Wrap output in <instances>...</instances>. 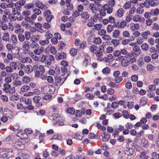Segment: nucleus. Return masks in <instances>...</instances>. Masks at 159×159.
Wrapping results in <instances>:
<instances>
[{
	"label": "nucleus",
	"instance_id": "obj_1",
	"mask_svg": "<svg viewBox=\"0 0 159 159\" xmlns=\"http://www.w3.org/2000/svg\"><path fill=\"white\" fill-rule=\"evenodd\" d=\"M3 90L5 92L9 93L10 94H11L15 92V89L14 87L11 88V85L8 83H6L4 84Z\"/></svg>",
	"mask_w": 159,
	"mask_h": 159
},
{
	"label": "nucleus",
	"instance_id": "obj_2",
	"mask_svg": "<svg viewBox=\"0 0 159 159\" xmlns=\"http://www.w3.org/2000/svg\"><path fill=\"white\" fill-rule=\"evenodd\" d=\"M44 16L46 18L47 21L50 22L53 18V16L51 15V12L49 10L45 11L43 13Z\"/></svg>",
	"mask_w": 159,
	"mask_h": 159
},
{
	"label": "nucleus",
	"instance_id": "obj_3",
	"mask_svg": "<svg viewBox=\"0 0 159 159\" xmlns=\"http://www.w3.org/2000/svg\"><path fill=\"white\" fill-rule=\"evenodd\" d=\"M141 4H143L147 8H149L150 6L153 7L155 5V2L152 0H146L143 3H141Z\"/></svg>",
	"mask_w": 159,
	"mask_h": 159
},
{
	"label": "nucleus",
	"instance_id": "obj_4",
	"mask_svg": "<svg viewBox=\"0 0 159 159\" xmlns=\"http://www.w3.org/2000/svg\"><path fill=\"white\" fill-rule=\"evenodd\" d=\"M133 20L134 21L136 22H139L143 23L145 21V19L144 17H142L139 15L134 16L133 18Z\"/></svg>",
	"mask_w": 159,
	"mask_h": 159
},
{
	"label": "nucleus",
	"instance_id": "obj_5",
	"mask_svg": "<svg viewBox=\"0 0 159 159\" xmlns=\"http://www.w3.org/2000/svg\"><path fill=\"white\" fill-rule=\"evenodd\" d=\"M2 40L5 42H9L10 41V34L8 31H5L3 35Z\"/></svg>",
	"mask_w": 159,
	"mask_h": 159
},
{
	"label": "nucleus",
	"instance_id": "obj_6",
	"mask_svg": "<svg viewBox=\"0 0 159 159\" xmlns=\"http://www.w3.org/2000/svg\"><path fill=\"white\" fill-rule=\"evenodd\" d=\"M41 98L39 96H35L33 98V100L35 103L36 106H41L42 105V103L40 101Z\"/></svg>",
	"mask_w": 159,
	"mask_h": 159
},
{
	"label": "nucleus",
	"instance_id": "obj_7",
	"mask_svg": "<svg viewBox=\"0 0 159 159\" xmlns=\"http://www.w3.org/2000/svg\"><path fill=\"white\" fill-rule=\"evenodd\" d=\"M30 43L28 41H24L22 44V48L25 52H29L30 49Z\"/></svg>",
	"mask_w": 159,
	"mask_h": 159
},
{
	"label": "nucleus",
	"instance_id": "obj_8",
	"mask_svg": "<svg viewBox=\"0 0 159 159\" xmlns=\"http://www.w3.org/2000/svg\"><path fill=\"white\" fill-rule=\"evenodd\" d=\"M120 54L121 56L123 55L126 58H128L131 57V54L128 52L127 50L125 48L121 49L120 51Z\"/></svg>",
	"mask_w": 159,
	"mask_h": 159
},
{
	"label": "nucleus",
	"instance_id": "obj_9",
	"mask_svg": "<svg viewBox=\"0 0 159 159\" xmlns=\"http://www.w3.org/2000/svg\"><path fill=\"white\" fill-rule=\"evenodd\" d=\"M130 29L132 31L138 30L140 28L139 25L137 23H131L130 24Z\"/></svg>",
	"mask_w": 159,
	"mask_h": 159
},
{
	"label": "nucleus",
	"instance_id": "obj_10",
	"mask_svg": "<svg viewBox=\"0 0 159 159\" xmlns=\"http://www.w3.org/2000/svg\"><path fill=\"white\" fill-rule=\"evenodd\" d=\"M124 13V11L123 8L119 9L115 13V16L121 18L122 17Z\"/></svg>",
	"mask_w": 159,
	"mask_h": 159
},
{
	"label": "nucleus",
	"instance_id": "obj_11",
	"mask_svg": "<svg viewBox=\"0 0 159 159\" xmlns=\"http://www.w3.org/2000/svg\"><path fill=\"white\" fill-rule=\"evenodd\" d=\"M65 80V79H64V80H63L62 78L60 77H57L55 78V82L53 83L54 85L55 86H57L58 85V83H61V85L62 84Z\"/></svg>",
	"mask_w": 159,
	"mask_h": 159
},
{
	"label": "nucleus",
	"instance_id": "obj_12",
	"mask_svg": "<svg viewBox=\"0 0 159 159\" xmlns=\"http://www.w3.org/2000/svg\"><path fill=\"white\" fill-rule=\"evenodd\" d=\"M66 57V54L63 52L58 53L56 55L55 58L57 60H62Z\"/></svg>",
	"mask_w": 159,
	"mask_h": 159
},
{
	"label": "nucleus",
	"instance_id": "obj_13",
	"mask_svg": "<svg viewBox=\"0 0 159 159\" xmlns=\"http://www.w3.org/2000/svg\"><path fill=\"white\" fill-rule=\"evenodd\" d=\"M103 8L107 11V13L108 14L111 13L113 10L112 7L110 6L108 4H105L103 6Z\"/></svg>",
	"mask_w": 159,
	"mask_h": 159
},
{
	"label": "nucleus",
	"instance_id": "obj_14",
	"mask_svg": "<svg viewBox=\"0 0 159 159\" xmlns=\"http://www.w3.org/2000/svg\"><path fill=\"white\" fill-rule=\"evenodd\" d=\"M35 5L37 7L40 9L42 10H44L45 9V5L41 2L40 1H37L35 3Z\"/></svg>",
	"mask_w": 159,
	"mask_h": 159
},
{
	"label": "nucleus",
	"instance_id": "obj_15",
	"mask_svg": "<svg viewBox=\"0 0 159 159\" xmlns=\"http://www.w3.org/2000/svg\"><path fill=\"white\" fill-rule=\"evenodd\" d=\"M10 157L9 153L6 152H2L0 153V157H2L4 159H8Z\"/></svg>",
	"mask_w": 159,
	"mask_h": 159
},
{
	"label": "nucleus",
	"instance_id": "obj_16",
	"mask_svg": "<svg viewBox=\"0 0 159 159\" xmlns=\"http://www.w3.org/2000/svg\"><path fill=\"white\" fill-rule=\"evenodd\" d=\"M44 50V48L42 47H39V46L38 47H37L34 50V52L36 55H39Z\"/></svg>",
	"mask_w": 159,
	"mask_h": 159
},
{
	"label": "nucleus",
	"instance_id": "obj_17",
	"mask_svg": "<svg viewBox=\"0 0 159 159\" xmlns=\"http://www.w3.org/2000/svg\"><path fill=\"white\" fill-rule=\"evenodd\" d=\"M151 33L149 31H147L143 32L141 34V36L142 37V38L144 39H147L148 38V36Z\"/></svg>",
	"mask_w": 159,
	"mask_h": 159
},
{
	"label": "nucleus",
	"instance_id": "obj_18",
	"mask_svg": "<svg viewBox=\"0 0 159 159\" xmlns=\"http://www.w3.org/2000/svg\"><path fill=\"white\" fill-rule=\"evenodd\" d=\"M81 16L82 18L85 20H87L90 17L89 15L88 14V13L87 11H84L81 13Z\"/></svg>",
	"mask_w": 159,
	"mask_h": 159
},
{
	"label": "nucleus",
	"instance_id": "obj_19",
	"mask_svg": "<svg viewBox=\"0 0 159 159\" xmlns=\"http://www.w3.org/2000/svg\"><path fill=\"white\" fill-rule=\"evenodd\" d=\"M89 49L92 53H94L98 49V47L95 45H93L89 47Z\"/></svg>",
	"mask_w": 159,
	"mask_h": 159
},
{
	"label": "nucleus",
	"instance_id": "obj_20",
	"mask_svg": "<svg viewBox=\"0 0 159 159\" xmlns=\"http://www.w3.org/2000/svg\"><path fill=\"white\" fill-rule=\"evenodd\" d=\"M24 36L26 41H28L31 38V33L29 31H25L24 33Z\"/></svg>",
	"mask_w": 159,
	"mask_h": 159
},
{
	"label": "nucleus",
	"instance_id": "obj_21",
	"mask_svg": "<svg viewBox=\"0 0 159 159\" xmlns=\"http://www.w3.org/2000/svg\"><path fill=\"white\" fill-rule=\"evenodd\" d=\"M133 149L132 148H129L125 151V154L128 156H131L134 153Z\"/></svg>",
	"mask_w": 159,
	"mask_h": 159
},
{
	"label": "nucleus",
	"instance_id": "obj_22",
	"mask_svg": "<svg viewBox=\"0 0 159 159\" xmlns=\"http://www.w3.org/2000/svg\"><path fill=\"white\" fill-rule=\"evenodd\" d=\"M10 39L13 44H16L17 43L18 39L16 35L13 34L11 37Z\"/></svg>",
	"mask_w": 159,
	"mask_h": 159
},
{
	"label": "nucleus",
	"instance_id": "obj_23",
	"mask_svg": "<svg viewBox=\"0 0 159 159\" xmlns=\"http://www.w3.org/2000/svg\"><path fill=\"white\" fill-rule=\"evenodd\" d=\"M113 55L116 57L122 58L124 57L123 56H121L120 51L119 50H115L113 52Z\"/></svg>",
	"mask_w": 159,
	"mask_h": 159
},
{
	"label": "nucleus",
	"instance_id": "obj_24",
	"mask_svg": "<svg viewBox=\"0 0 159 159\" xmlns=\"http://www.w3.org/2000/svg\"><path fill=\"white\" fill-rule=\"evenodd\" d=\"M120 34V31L118 30L114 31L113 33V37L115 38H117Z\"/></svg>",
	"mask_w": 159,
	"mask_h": 159
},
{
	"label": "nucleus",
	"instance_id": "obj_25",
	"mask_svg": "<svg viewBox=\"0 0 159 159\" xmlns=\"http://www.w3.org/2000/svg\"><path fill=\"white\" fill-rule=\"evenodd\" d=\"M89 8L93 13H95L97 10L96 9L95 5L93 3H91L89 6Z\"/></svg>",
	"mask_w": 159,
	"mask_h": 159
},
{
	"label": "nucleus",
	"instance_id": "obj_26",
	"mask_svg": "<svg viewBox=\"0 0 159 159\" xmlns=\"http://www.w3.org/2000/svg\"><path fill=\"white\" fill-rule=\"evenodd\" d=\"M151 12L152 15L155 16H157L159 14V9L157 8L155 9L151 10Z\"/></svg>",
	"mask_w": 159,
	"mask_h": 159
},
{
	"label": "nucleus",
	"instance_id": "obj_27",
	"mask_svg": "<svg viewBox=\"0 0 159 159\" xmlns=\"http://www.w3.org/2000/svg\"><path fill=\"white\" fill-rule=\"evenodd\" d=\"M32 61V60L31 58L27 57L23 58L21 60V62L23 63H25L26 62L30 63Z\"/></svg>",
	"mask_w": 159,
	"mask_h": 159
},
{
	"label": "nucleus",
	"instance_id": "obj_28",
	"mask_svg": "<svg viewBox=\"0 0 159 159\" xmlns=\"http://www.w3.org/2000/svg\"><path fill=\"white\" fill-rule=\"evenodd\" d=\"M18 38L19 41L21 43L24 42L25 40L24 35L22 34H19L18 36Z\"/></svg>",
	"mask_w": 159,
	"mask_h": 159
},
{
	"label": "nucleus",
	"instance_id": "obj_29",
	"mask_svg": "<svg viewBox=\"0 0 159 159\" xmlns=\"http://www.w3.org/2000/svg\"><path fill=\"white\" fill-rule=\"evenodd\" d=\"M133 51L136 53L137 54H140L141 52V50L139 47L135 45L134 46L133 49Z\"/></svg>",
	"mask_w": 159,
	"mask_h": 159
},
{
	"label": "nucleus",
	"instance_id": "obj_30",
	"mask_svg": "<svg viewBox=\"0 0 159 159\" xmlns=\"http://www.w3.org/2000/svg\"><path fill=\"white\" fill-rule=\"evenodd\" d=\"M16 148L19 150L23 149L24 148V145L20 142H17L16 143Z\"/></svg>",
	"mask_w": 159,
	"mask_h": 159
},
{
	"label": "nucleus",
	"instance_id": "obj_31",
	"mask_svg": "<svg viewBox=\"0 0 159 159\" xmlns=\"http://www.w3.org/2000/svg\"><path fill=\"white\" fill-rule=\"evenodd\" d=\"M102 136L103 141L106 142L109 140V135H108L107 134H106L105 133L103 132Z\"/></svg>",
	"mask_w": 159,
	"mask_h": 159
},
{
	"label": "nucleus",
	"instance_id": "obj_32",
	"mask_svg": "<svg viewBox=\"0 0 159 159\" xmlns=\"http://www.w3.org/2000/svg\"><path fill=\"white\" fill-rule=\"evenodd\" d=\"M6 48L8 51L11 52L13 48V46L12 44L8 43L6 45Z\"/></svg>",
	"mask_w": 159,
	"mask_h": 159
},
{
	"label": "nucleus",
	"instance_id": "obj_33",
	"mask_svg": "<svg viewBox=\"0 0 159 159\" xmlns=\"http://www.w3.org/2000/svg\"><path fill=\"white\" fill-rule=\"evenodd\" d=\"M152 15L151 12H146L144 13V18L146 19H150Z\"/></svg>",
	"mask_w": 159,
	"mask_h": 159
},
{
	"label": "nucleus",
	"instance_id": "obj_34",
	"mask_svg": "<svg viewBox=\"0 0 159 159\" xmlns=\"http://www.w3.org/2000/svg\"><path fill=\"white\" fill-rule=\"evenodd\" d=\"M131 6V2L128 1L125 3L123 6V8L126 9H129Z\"/></svg>",
	"mask_w": 159,
	"mask_h": 159
},
{
	"label": "nucleus",
	"instance_id": "obj_35",
	"mask_svg": "<svg viewBox=\"0 0 159 159\" xmlns=\"http://www.w3.org/2000/svg\"><path fill=\"white\" fill-rule=\"evenodd\" d=\"M50 94H53L55 91V87L52 85L48 86Z\"/></svg>",
	"mask_w": 159,
	"mask_h": 159
},
{
	"label": "nucleus",
	"instance_id": "obj_36",
	"mask_svg": "<svg viewBox=\"0 0 159 159\" xmlns=\"http://www.w3.org/2000/svg\"><path fill=\"white\" fill-rule=\"evenodd\" d=\"M141 48L142 50L145 51H148L149 48L148 44L145 43L143 44L141 46Z\"/></svg>",
	"mask_w": 159,
	"mask_h": 159
},
{
	"label": "nucleus",
	"instance_id": "obj_37",
	"mask_svg": "<svg viewBox=\"0 0 159 159\" xmlns=\"http://www.w3.org/2000/svg\"><path fill=\"white\" fill-rule=\"evenodd\" d=\"M121 65L122 66H126L129 65L128 60L123 58V60L121 62Z\"/></svg>",
	"mask_w": 159,
	"mask_h": 159
},
{
	"label": "nucleus",
	"instance_id": "obj_38",
	"mask_svg": "<svg viewBox=\"0 0 159 159\" xmlns=\"http://www.w3.org/2000/svg\"><path fill=\"white\" fill-rule=\"evenodd\" d=\"M39 46L38 43H36L32 42L30 44V48L32 49H35Z\"/></svg>",
	"mask_w": 159,
	"mask_h": 159
},
{
	"label": "nucleus",
	"instance_id": "obj_39",
	"mask_svg": "<svg viewBox=\"0 0 159 159\" xmlns=\"http://www.w3.org/2000/svg\"><path fill=\"white\" fill-rule=\"evenodd\" d=\"M102 43V40L100 37H97L95 39L93 43L96 44H99Z\"/></svg>",
	"mask_w": 159,
	"mask_h": 159
},
{
	"label": "nucleus",
	"instance_id": "obj_40",
	"mask_svg": "<svg viewBox=\"0 0 159 159\" xmlns=\"http://www.w3.org/2000/svg\"><path fill=\"white\" fill-rule=\"evenodd\" d=\"M22 80L24 83H27L30 81V78L28 76H25L23 77Z\"/></svg>",
	"mask_w": 159,
	"mask_h": 159
},
{
	"label": "nucleus",
	"instance_id": "obj_41",
	"mask_svg": "<svg viewBox=\"0 0 159 159\" xmlns=\"http://www.w3.org/2000/svg\"><path fill=\"white\" fill-rule=\"evenodd\" d=\"M19 98V96L16 93L14 95H13L10 98V100L14 101V100H17Z\"/></svg>",
	"mask_w": 159,
	"mask_h": 159
},
{
	"label": "nucleus",
	"instance_id": "obj_42",
	"mask_svg": "<svg viewBox=\"0 0 159 159\" xmlns=\"http://www.w3.org/2000/svg\"><path fill=\"white\" fill-rule=\"evenodd\" d=\"M113 26L112 25H108L107 28V31L108 33H110L113 30Z\"/></svg>",
	"mask_w": 159,
	"mask_h": 159
},
{
	"label": "nucleus",
	"instance_id": "obj_43",
	"mask_svg": "<svg viewBox=\"0 0 159 159\" xmlns=\"http://www.w3.org/2000/svg\"><path fill=\"white\" fill-rule=\"evenodd\" d=\"M111 42V43L113 44L114 46L115 47L117 46L120 44L119 41L116 39L112 40Z\"/></svg>",
	"mask_w": 159,
	"mask_h": 159
},
{
	"label": "nucleus",
	"instance_id": "obj_44",
	"mask_svg": "<svg viewBox=\"0 0 159 159\" xmlns=\"http://www.w3.org/2000/svg\"><path fill=\"white\" fill-rule=\"evenodd\" d=\"M16 7V4L13 3L7 4V8L9 10L13 9L14 8Z\"/></svg>",
	"mask_w": 159,
	"mask_h": 159
},
{
	"label": "nucleus",
	"instance_id": "obj_45",
	"mask_svg": "<svg viewBox=\"0 0 159 159\" xmlns=\"http://www.w3.org/2000/svg\"><path fill=\"white\" fill-rule=\"evenodd\" d=\"M30 89L29 86L25 85L23 86L21 88V91L22 92H25L28 90Z\"/></svg>",
	"mask_w": 159,
	"mask_h": 159
},
{
	"label": "nucleus",
	"instance_id": "obj_46",
	"mask_svg": "<svg viewBox=\"0 0 159 159\" xmlns=\"http://www.w3.org/2000/svg\"><path fill=\"white\" fill-rule=\"evenodd\" d=\"M17 64L15 62H12L10 63V66L12 69L15 70L16 69Z\"/></svg>",
	"mask_w": 159,
	"mask_h": 159
},
{
	"label": "nucleus",
	"instance_id": "obj_47",
	"mask_svg": "<svg viewBox=\"0 0 159 159\" xmlns=\"http://www.w3.org/2000/svg\"><path fill=\"white\" fill-rule=\"evenodd\" d=\"M122 79V78L121 76H118L115 78L114 80L116 83H119L121 82Z\"/></svg>",
	"mask_w": 159,
	"mask_h": 159
},
{
	"label": "nucleus",
	"instance_id": "obj_48",
	"mask_svg": "<svg viewBox=\"0 0 159 159\" xmlns=\"http://www.w3.org/2000/svg\"><path fill=\"white\" fill-rule=\"evenodd\" d=\"M144 41V39L141 37H138L136 39L137 43L138 44H141Z\"/></svg>",
	"mask_w": 159,
	"mask_h": 159
},
{
	"label": "nucleus",
	"instance_id": "obj_49",
	"mask_svg": "<svg viewBox=\"0 0 159 159\" xmlns=\"http://www.w3.org/2000/svg\"><path fill=\"white\" fill-rule=\"evenodd\" d=\"M148 141L145 139H143L141 140V145L142 146L145 147L148 144Z\"/></svg>",
	"mask_w": 159,
	"mask_h": 159
},
{
	"label": "nucleus",
	"instance_id": "obj_50",
	"mask_svg": "<svg viewBox=\"0 0 159 159\" xmlns=\"http://www.w3.org/2000/svg\"><path fill=\"white\" fill-rule=\"evenodd\" d=\"M152 23L153 21L151 19H146L145 21V23L148 26H150Z\"/></svg>",
	"mask_w": 159,
	"mask_h": 159
},
{
	"label": "nucleus",
	"instance_id": "obj_51",
	"mask_svg": "<svg viewBox=\"0 0 159 159\" xmlns=\"http://www.w3.org/2000/svg\"><path fill=\"white\" fill-rule=\"evenodd\" d=\"M31 14V12L29 11H24L22 13V15L24 17L29 16Z\"/></svg>",
	"mask_w": 159,
	"mask_h": 159
},
{
	"label": "nucleus",
	"instance_id": "obj_52",
	"mask_svg": "<svg viewBox=\"0 0 159 159\" xmlns=\"http://www.w3.org/2000/svg\"><path fill=\"white\" fill-rule=\"evenodd\" d=\"M126 25L127 23L125 20H122L120 24V28H123Z\"/></svg>",
	"mask_w": 159,
	"mask_h": 159
},
{
	"label": "nucleus",
	"instance_id": "obj_53",
	"mask_svg": "<svg viewBox=\"0 0 159 159\" xmlns=\"http://www.w3.org/2000/svg\"><path fill=\"white\" fill-rule=\"evenodd\" d=\"M94 3L98 8H99V7H103V6L102 4H100V0H96V1L94 2Z\"/></svg>",
	"mask_w": 159,
	"mask_h": 159
},
{
	"label": "nucleus",
	"instance_id": "obj_54",
	"mask_svg": "<svg viewBox=\"0 0 159 159\" xmlns=\"http://www.w3.org/2000/svg\"><path fill=\"white\" fill-rule=\"evenodd\" d=\"M140 158L141 159H148V156L146 155L144 152H143L141 153Z\"/></svg>",
	"mask_w": 159,
	"mask_h": 159
},
{
	"label": "nucleus",
	"instance_id": "obj_55",
	"mask_svg": "<svg viewBox=\"0 0 159 159\" xmlns=\"http://www.w3.org/2000/svg\"><path fill=\"white\" fill-rule=\"evenodd\" d=\"M133 31V32L132 33V34L135 37H138L140 36V33L139 31L135 30Z\"/></svg>",
	"mask_w": 159,
	"mask_h": 159
},
{
	"label": "nucleus",
	"instance_id": "obj_56",
	"mask_svg": "<svg viewBox=\"0 0 159 159\" xmlns=\"http://www.w3.org/2000/svg\"><path fill=\"white\" fill-rule=\"evenodd\" d=\"M152 28L153 30H159V25L157 23H155L152 25Z\"/></svg>",
	"mask_w": 159,
	"mask_h": 159
},
{
	"label": "nucleus",
	"instance_id": "obj_57",
	"mask_svg": "<svg viewBox=\"0 0 159 159\" xmlns=\"http://www.w3.org/2000/svg\"><path fill=\"white\" fill-rule=\"evenodd\" d=\"M5 69L6 70V71L8 73H11L13 71V69H12L10 66L6 67Z\"/></svg>",
	"mask_w": 159,
	"mask_h": 159
},
{
	"label": "nucleus",
	"instance_id": "obj_58",
	"mask_svg": "<svg viewBox=\"0 0 159 159\" xmlns=\"http://www.w3.org/2000/svg\"><path fill=\"white\" fill-rule=\"evenodd\" d=\"M67 112L71 114H74L75 112V111L73 108H69L67 110Z\"/></svg>",
	"mask_w": 159,
	"mask_h": 159
},
{
	"label": "nucleus",
	"instance_id": "obj_59",
	"mask_svg": "<svg viewBox=\"0 0 159 159\" xmlns=\"http://www.w3.org/2000/svg\"><path fill=\"white\" fill-rule=\"evenodd\" d=\"M110 69L108 67H106L103 69L102 70V72L104 74H109L110 72Z\"/></svg>",
	"mask_w": 159,
	"mask_h": 159
},
{
	"label": "nucleus",
	"instance_id": "obj_60",
	"mask_svg": "<svg viewBox=\"0 0 159 159\" xmlns=\"http://www.w3.org/2000/svg\"><path fill=\"white\" fill-rule=\"evenodd\" d=\"M49 41L48 39H45L44 40H42L40 42V43L43 46L45 44H47L49 43Z\"/></svg>",
	"mask_w": 159,
	"mask_h": 159
},
{
	"label": "nucleus",
	"instance_id": "obj_61",
	"mask_svg": "<svg viewBox=\"0 0 159 159\" xmlns=\"http://www.w3.org/2000/svg\"><path fill=\"white\" fill-rule=\"evenodd\" d=\"M70 54L73 56H74L76 54L77 51L76 49L73 48H71L70 51Z\"/></svg>",
	"mask_w": 159,
	"mask_h": 159
},
{
	"label": "nucleus",
	"instance_id": "obj_62",
	"mask_svg": "<svg viewBox=\"0 0 159 159\" xmlns=\"http://www.w3.org/2000/svg\"><path fill=\"white\" fill-rule=\"evenodd\" d=\"M6 115L9 118H11L12 116V112L9 109L7 111Z\"/></svg>",
	"mask_w": 159,
	"mask_h": 159
},
{
	"label": "nucleus",
	"instance_id": "obj_63",
	"mask_svg": "<svg viewBox=\"0 0 159 159\" xmlns=\"http://www.w3.org/2000/svg\"><path fill=\"white\" fill-rule=\"evenodd\" d=\"M102 39L107 41H110L111 39L110 36L108 35H105L103 36Z\"/></svg>",
	"mask_w": 159,
	"mask_h": 159
},
{
	"label": "nucleus",
	"instance_id": "obj_64",
	"mask_svg": "<svg viewBox=\"0 0 159 159\" xmlns=\"http://www.w3.org/2000/svg\"><path fill=\"white\" fill-rule=\"evenodd\" d=\"M2 29L3 30H6L8 28V25L6 24V22L4 23L1 26Z\"/></svg>",
	"mask_w": 159,
	"mask_h": 159
}]
</instances>
